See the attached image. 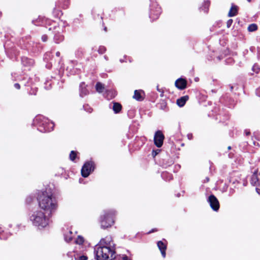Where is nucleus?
<instances>
[{"label":"nucleus","mask_w":260,"mask_h":260,"mask_svg":"<svg viewBox=\"0 0 260 260\" xmlns=\"http://www.w3.org/2000/svg\"><path fill=\"white\" fill-rule=\"evenodd\" d=\"M54 126V124L53 123H50L49 124V127L48 128H45V132H49L53 129Z\"/></svg>","instance_id":"obj_22"},{"label":"nucleus","mask_w":260,"mask_h":260,"mask_svg":"<svg viewBox=\"0 0 260 260\" xmlns=\"http://www.w3.org/2000/svg\"><path fill=\"white\" fill-rule=\"evenodd\" d=\"M258 181L257 177L255 174H253L252 176L251 179V183L253 185H256V183Z\"/></svg>","instance_id":"obj_16"},{"label":"nucleus","mask_w":260,"mask_h":260,"mask_svg":"<svg viewBox=\"0 0 260 260\" xmlns=\"http://www.w3.org/2000/svg\"><path fill=\"white\" fill-rule=\"evenodd\" d=\"M87 257L85 255L80 256L78 257V260H87Z\"/></svg>","instance_id":"obj_25"},{"label":"nucleus","mask_w":260,"mask_h":260,"mask_svg":"<svg viewBox=\"0 0 260 260\" xmlns=\"http://www.w3.org/2000/svg\"><path fill=\"white\" fill-rule=\"evenodd\" d=\"M157 90L159 92H161V94H160V95H161V96H163V91H161V89H159L158 86L157 87Z\"/></svg>","instance_id":"obj_29"},{"label":"nucleus","mask_w":260,"mask_h":260,"mask_svg":"<svg viewBox=\"0 0 260 260\" xmlns=\"http://www.w3.org/2000/svg\"><path fill=\"white\" fill-rule=\"evenodd\" d=\"M114 244L110 237L100 240L94 247L96 260H112L114 258Z\"/></svg>","instance_id":"obj_1"},{"label":"nucleus","mask_w":260,"mask_h":260,"mask_svg":"<svg viewBox=\"0 0 260 260\" xmlns=\"http://www.w3.org/2000/svg\"><path fill=\"white\" fill-rule=\"evenodd\" d=\"M84 242V238L81 237V236H79L78 237V238H77V239L76 240V243L77 244H79V245H81L82 244H83Z\"/></svg>","instance_id":"obj_19"},{"label":"nucleus","mask_w":260,"mask_h":260,"mask_svg":"<svg viewBox=\"0 0 260 260\" xmlns=\"http://www.w3.org/2000/svg\"><path fill=\"white\" fill-rule=\"evenodd\" d=\"M39 206L46 212L51 213L56 208V203L51 194L46 191L41 192L38 197Z\"/></svg>","instance_id":"obj_2"},{"label":"nucleus","mask_w":260,"mask_h":260,"mask_svg":"<svg viewBox=\"0 0 260 260\" xmlns=\"http://www.w3.org/2000/svg\"><path fill=\"white\" fill-rule=\"evenodd\" d=\"M238 11V8L236 6H232L229 13L228 16L229 17H233L236 15Z\"/></svg>","instance_id":"obj_12"},{"label":"nucleus","mask_w":260,"mask_h":260,"mask_svg":"<svg viewBox=\"0 0 260 260\" xmlns=\"http://www.w3.org/2000/svg\"><path fill=\"white\" fill-rule=\"evenodd\" d=\"M232 23H233V20H232V19H229V20L227 21V22H226V25H227V27H228V28H229V27L231 26V25H232Z\"/></svg>","instance_id":"obj_24"},{"label":"nucleus","mask_w":260,"mask_h":260,"mask_svg":"<svg viewBox=\"0 0 260 260\" xmlns=\"http://www.w3.org/2000/svg\"><path fill=\"white\" fill-rule=\"evenodd\" d=\"M159 152V150H153L152 151V155L155 157Z\"/></svg>","instance_id":"obj_26"},{"label":"nucleus","mask_w":260,"mask_h":260,"mask_svg":"<svg viewBox=\"0 0 260 260\" xmlns=\"http://www.w3.org/2000/svg\"><path fill=\"white\" fill-rule=\"evenodd\" d=\"M56 56H59V55H60V52H57L56 53Z\"/></svg>","instance_id":"obj_31"},{"label":"nucleus","mask_w":260,"mask_h":260,"mask_svg":"<svg viewBox=\"0 0 260 260\" xmlns=\"http://www.w3.org/2000/svg\"><path fill=\"white\" fill-rule=\"evenodd\" d=\"M116 95V92L114 91H108L107 93V98L108 99H111L115 97Z\"/></svg>","instance_id":"obj_17"},{"label":"nucleus","mask_w":260,"mask_h":260,"mask_svg":"<svg viewBox=\"0 0 260 260\" xmlns=\"http://www.w3.org/2000/svg\"><path fill=\"white\" fill-rule=\"evenodd\" d=\"M164 140V136L162 132L160 131H157L154 137V141L155 145L157 147H160L162 144Z\"/></svg>","instance_id":"obj_6"},{"label":"nucleus","mask_w":260,"mask_h":260,"mask_svg":"<svg viewBox=\"0 0 260 260\" xmlns=\"http://www.w3.org/2000/svg\"><path fill=\"white\" fill-rule=\"evenodd\" d=\"M104 88H105V87L102 83L99 82L96 84V90L98 92H99V93L102 92L104 91Z\"/></svg>","instance_id":"obj_14"},{"label":"nucleus","mask_w":260,"mask_h":260,"mask_svg":"<svg viewBox=\"0 0 260 260\" xmlns=\"http://www.w3.org/2000/svg\"><path fill=\"white\" fill-rule=\"evenodd\" d=\"M84 85V84L83 83L80 85V89H81L80 94L81 96L85 95L87 93V90L85 88L83 87Z\"/></svg>","instance_id":"obj_20"},{"label":"nucleus","mask_w":260,"mask_h":260,"mask_svg":"<svg viewBox=\"0 0 260 260\" xmlns=\"http://www.w3.org/2000/svg\"><path fill=\"white\" fill-rule=\"evenodd\" d=\"M76 156V153L74 151H72L70 154V158L71 160H74Z\"/></svg>","instance_id":"obj_21"},{"label":"nucleus","mask_w":260,"mask_h":260,"mask_svg":"<svg viewBox=\"0 0 260 260\" xmlns=\"http://www.w3.org/2000/svg\"><path fill=\"white\" fill-rule=\"evenodd\" d=\"M228 149H231V147H230V146H229V147H228Z\"/></svg>","instance_id":"obj_34"},{"label":"nucleus","mask_w":260,"mask_h":260,"mask_svg":"<svg viewBox=\"0 0 260 260\" xmlns=\"http://www.w3.org/2000/svg\"><path fill=\"white\" fill-rule=\"evenodd\" d=\"M42 39L44 42H45V41H46V40L47 39V37L45 35L43 36L42 37Z\"/></svg>","instance_id":"obj_28"},{"label":"nucleus","mask_w":260,"mask_h":260,"mask_svg":"<svg viewBox=\"0 0 260 260\" xmlns=\"http://www.w3.org/2000/svg\"><path fill=\"white\" fill-rule=\"evenodd\" d=\"M157 246L160 250L161 255L164 257L166 256V250L167 248V245L161 241H159L157 243Z\"/></svg>","instance_id":"obj_9"},{"label":"nucleus","mask_w":260,"mask_h":260,"mask_svg":"<svg viewBox=\"0 0 260 260\" xmlns=\"http://www.w3.org/2000/svg\"><path fill=\"white\" fill-rule=\"evenodd\" d=\"M133 98L137 101L142 100V91L135 90Z\"/></svg>","instance_id":"obj_13"},{"label":"nucleus","mask_w":260,"mask_h":260,"mask_svg":"<svg viewBox=\"0 0 260 260\" xmlns=\"http://www.w3.org/2000/svg\"><path fill=\"white\" fill-rule=\"evenodd\" d=\"M253 70L256 73H258L259 71V68L256 65H254L253 67Z\"/></svg>","instance_id":"obj_23"},{"label":"nucleus","mask_w":260,"mask_h":260,"mask_svg":"<svg viewBox=\"0 0 260 260\" xmlns=\"http://www.w3.org/2000/svg\"><path fill=\"white\" fill-rule=\"evenodd\" d=\"M121 109V106L118 103H114L113 106V109L115 113L119 112Z\"/></svg>","instance_id":"obj_15"},{"label":"nucleus","mask_w":260,"mask_h":260,"mask_svg":"<svg viewBox=\"0 0 260 260\" xmlns=\"http://www.w3.org/2000/svg\"><path fill=\"white\" fill-rule=\"evenodd\" d=\"M187 137H188V138L189 139H191L192 138V134H188L187 135Z\"/></svg>","instance_id":"obj_30"},{"label":"nucleus","mask_w":260,"mask_h":260,"mask_svg":"<svg viewBox=\"0 0 260 260\" xmlns=\"http://www.w3.org/2000/svg\"><path fill=\"white\" fill-rule=\"evenodd\" d=\"M208 202L211 207L214 211H217L219 208V204L217 198L213 195H211L208 198Z\"/></svg>","instance_id":"obj_7"},{"label":"nucleus","mask_w":260,"mask_h":260,"mask_svg":"<svg viewBox=\"0 0 260 260\" xmlns=\"http://www.w3.org/2000/svg\"><path fill=\"white\" fill-rule=\"evenodd\" d=\"M257 29V26L255 24H251L249 25L248 27V30L249 31H253L256 30Z\"/></svg>","instance_id":"obj_18"},{"label":"nucleus","mask_w":260,"mask_h":260,"mask_svg":"<svg viewBox=\"0 0 260 260\" xmlns=\"http://www.w3.org/2000/svg\"><path fill=\"white\" fill-rule=\"evenodd\" d=\"M33 224L39 228H44L48 224V219L41 211L34 212L30 217Z\"/></svg>","instance_id":"obj_3"},{"label":"nucleus","mask_w":260,"mask_h":260,"mask_svg":"<svg viewBox=\"0 0 260 260\" xmlns=\"http://www.w3.org/2000/svg\"><path fill=\"white\" fill-rule=\"evenodd\" d=\"M115 213L113 211L106 213L102 217L101 221V226L103 228L111 226L114 223L113 215Z\"/></svg>","instance_id":"obj_4"},{"label":"nucleus","mask_w":260,"mask_h":260,"mask_svg":"<svg viewBox=\"0 0 260 260\" xmlns=\"http://www.w3.org/2000/svg\"><path fill=\"white\" fill-rule=\"evenodd\" d=\"M206 181L208 182L209 180V179L208 178H206Z\"/></svg>","instance_id":"obj_33"},{"label":"nucleus","mask_w":260,"mask_h":260,"mask_svg":"<svg viewBox=\"0 0 260 260\" xmlns=\"http://www.w3.org/2000/svg\"><path fill=\"white\" fill-rule=\"evenodd\" d=\"M188 100L187 95L183 96L177 100V104L180 107H183Z\"/></svg>","instance_id":"obj_10"},{"label":"nucleus","mask_w":260,"mask_h":260,"mask_svg":"<svg viewBox=\"0 0 260 260\" xmlns=\"http://www.w3.org/2000/svg\"><path fill=\"white\" fill-rule=\"evenodd\" d=\"M14 87L18 89H20V86L18 83H15L14 84Z\"/></svg>","instance_id":"obj_27"},{"label":"nucleus","mask_w":260,"mask_h":260,"mask_svg":"<svg viewBox=\"0 0 260 260\" xmlns=\"http://www.w3.org/2000/svg\"><path fill=\"white\" fill-rule=\"evenodd\" d=\"M93 170V163L92 162H86L82 168L81 174L83 177H87Z\"/></svg>","instance_id":"obj_5"},{"label":"nucleus","mask_w":260,"mask_h":260,"mask_svg":"<svg viewBox=\"0 0 260 260\" xmlns=\"http://www.w3.org/2000/svg\"><path fill=\"white\" fill-rule=\"evenodd\" d=\"M249 132L248 133H246V135H248L249 134Z\"/></svg>","instance_id":"obj_35"},{"label":"nucleus","mask_w":260,"mask_h":260,"mask_svg":"<svg viewBox=\"0 0 260 260\" xmlns=\"http://www.w3.org/2000/svg\"><path fill=\"white\" fill-rule=\"evenodd\" d=\"M123 260H130V259H128L127 257H124L123 258Z\"/></svg>","instance_id":"obj_32"},{"label":"nucleus","mask_w":260,"mask_h":260,"mask_svg":"<svg viewBox=\"0 0 260 260\" xmlns=\"http://www.w3.org/2000/svg\"><path fill=\"white\" fill-rule=\"evenodd\" d=\"M187 84L186 81L183 78H179L175 82V86L179 89L182 90L186 88Z\"/></svg>","instance_id":"obj_8"},{"label":"nucleus","mask_w":260,"mask_h":260,"mask_svg":"<svg viewBox=\"0 0 260 260\" xmlns=\"http://www.w3.org/2000/svg\"><path fill=\"white\" fill-rule=\"evenodd\" d=\"M74 236V234L72 231H68L64 234V239L66 241L70 242L72 240Z\"/></svg>","instance_id":"obj_11"}]
</instances>
